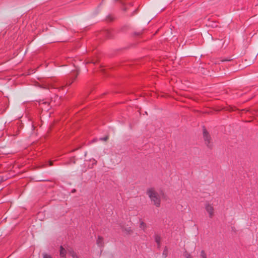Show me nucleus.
Returning <instances> with one entry per match:
<instances>
[{
  "label": "nucleus",
  "mask_w": 258,
  "mask_h": 258,
  "mask_svg": "<svg viewBox=\"0 0 258 258\" xmlns=\"http://www.w3.org/2000/svg\"><path fill=\"white\" fill-rule=\"evenodd\" d=\"M183 255L185 258H192L190 254L187 252L186 251L184 252Z\"/></svg>",
  "instance_id": "9b49d317"
},
{
  "label": "nucleus",
  "mask_w": 258,
  "mask_h": 258,
  "mask_svg": "<svg viewBox=\"0 0 258 258\" xmlns=\"http://www.w3.org/2000/svg\"><path fill=\"white\" fill-rule=\"evenodd\" d=\"M60 256L63 258H66V255L67 254L66 250L62 247V246H60Z\"/></svg>",
  "instance_id": "39448f33"
},
{
  "label": "nucleus",
  "mask_w": 258,
  "mask_h": 258,
  "mask_svg": "<svg viewBox=\"0 0 258 258\" xmlns=\"http://www.w3.org/2000/svg\"><path fill=\"white\" fill-rule=\"evenodd\" d=\"M163 255H164V254H165V250H164V251H163ZM166 255H165V257H166Z\"/></svg>",
  "instance_id": "dca6fc26"
},
{
  "label": "nucleus",
  "mask_w": 258,
  "mask_h": 258,
  "mask_svg": "<svg viewBox=\"0 0 258 258\" xmlns=\"http://www.w3.org/2000/svg\"><path fill=\"white\" fill-rule=\"evenodd\" d=\"M43 258H52V257L50 255H48L47 254H43Z\"/></svg>",
  "instance_id": "ddd939ff"
},
{
  "label": "nucleus",
  "mask_w": 258,
  "mask_h": 258,
  "mask_svg": "<svg viewBox=\"0 0 258 258\" xmlns=\"http://www.w3.org/2000/svg\"><path fill=\"white\" fill-rule=\"evenodd\" d=\"M92 141L95 142V141H96V140H93Z\"/></svg>",
  "instance_id": "a211bd4d"
},
{
  "label": "nucleus",
  "mask_w": 258,
  "mask_h": 258,
  "mask_svg": "<svg viewBox=\"0 0 258 258\" xmlns=\"http://www.w3.org/2000/svg\"><path fill=\"white\" fill-rule=\"evenodd\" d=\"M231 59H225V60H223V61H230Z\"/></svg>",
  "instance_id": "f3484780"
},
{
  "label": "nucleus",
  "mask_w": 258,
  "mask_h": 258,
  "mask_svg": "<svg viewBox=\"0 0 258 258\" xmlns=\"http://www.w3.org/2000/svg\"><path fill=\"white\" fill-rule=\"evenodd\" d=\"M147 194L151 202L156 207H160L161 205L160 195L153 188H150L147 190Z\"/></svg>",
  "instance_id": "f257e3e1"
},
{
  "label": "nucleus",
  "mask_w": 258,
  "mask_h": 258,
  "mask_svg": "<svg viewBox=\"0 0 258 258\" xmlns=\"http://www.w3.org/2000/svg\"><path fill=\"white\" fill-rule=\"evenodd\" d=\"M205 209L209 214V217L212 218L214 215V208L213 206L209 203H206L205 205Z\"/></svg>",
  "instance_id": "7ed1b4c3"
},
{
  "label": "nucleus",
  "mask_w": 258,
  "mask_h": 258,
  "mask_svg": "<svg viewBox=\"0 0 258 258\" xmlns=\"http://www.w3.org/2000/svg\"><path fill=\"white\" fill-rule=\"evenodd\" d=\"M75 79V78H74V79L72 81L69 82V83H67V85H71V84L73 83V81H74Z\"/></svg>",
  "instance_id": "4468645a"
},
{
  "label": "nucleus",
  "mask_w": 258,
  "mask_h": 258,
  "mask_svg": "<svg viewBox=\"0 0 258 258\" xmlns=\"http://www.w3.org/2000/svg\"><path fill=\"white\" fill-rule=\"evenodd\" d=\"M96 244L99 247H102L104 246V239L101 236H98L96 240Z\"/></svg>",
  "instance_id": "20e7f679"
},
{
  "label": "nucleus",
  "mask_w": 258,
  "mask_h": 258,
  "mask_svg": "<svg viewBox=\"0 0 258 258\" xmlns=\"http://www.w3.org/2000/svg\"><path fill=\"white\" fill-rule=\"evenodd\" d=\"M203 138L205 142V144L209 147H211V145L210 144L211 137L209 133L205 127L203 129Z\"/></svg>",
  "instance_id": "f03ea898"
},
{
  "label": "nucleus",
  "mask_w": 258,
  "mask_h": 258,
  "mask_svg": "<svg viewBox=\"0 0 258 258\" xmlns=\"http://www.w3.org/2000/svg\"><path fill=\"white\" fill-rule=\"evenodd\" d=\"M69 253L73 258H78L76 253L73 250H70Z\"/></svg>",
  "instance_id": "0eeeda50"
},
{
  "label": "nucleus",
  "mask_w": 258,
  "mask_h": 258,
  "mask_svg": "<svg viewBox=\"0 0 258 258\" xmlns=\"http://www.w3.org/2000/svg\"><path fill=\"white\" fill-rule=\"evenodd\" d=\"M108 137L107 136H106L105 137L100 138V140L101 141H106L108 140Z\"/></svg>",
  "instance_id": "f8f14e48"
},
{
  "label": "nucleus",
  "mask_w": 258,
  "mask_h": 258,
  "mask_svg": "<svg viewBox=\"0 0 258 258\" xmlns=\"http://www.w3.org/2000/svg\"><path fill=\"white\" fill-rule=\"evenodd\" d=\"M140 227L143 229L144 230L145 229L146 227V224L143 221H140Z\"/></svg>",
  "instance_id": "6e6552de"
},
{
  "label": "nucleus",
  "mask_w": 258,
  "mask_h": 258,
  "mask_svg": "<svg viewBox=\"0 0 258 258\" xmlns=\"http://www.w3.org/2000/svg\"><path fill=\"white\" fill-rule=\"evenodd\" d=\"M154 239H155L156 242L157 244L158 247H160V241H161V239L160 236L158 234H155L154 236Z\"/></svg>",
  "instance_id": "423d86ee"
},
{
  "label": "nucleus",
  "mask_w": 258,
  "mask_h": 258,
  "mask_svg": "<svg viewBox=\"0 0 258 258\" xmlns=\"http://www.w3.org/2000/svg\"><path fill=\"white\" fill-rule=\"evenodd\" d=\"M52 161H49V166H51L52 165Z\"/></svg>",
  "instance_id": "2eb2a0df"
},
{
  "label": "nucleus",
  "mask_w": 258,
  "mask_h": 258,
  "mask_svg": "<svg viewBox=\"0 0 258 258\" xmlns=\"http://www.w3.org/2000/svg\"><path fill=\"white\" fill-rule=\"evenodd\" d=\"M122 230L125 231L126 234H131L132 232V230L130 227L125 228Z\"/></svg>",
  "instance_id": "9d476101"
},
{
  "label": "nucleus",
  "mask_w": 258,
  "mask_h": 258,
  "mask_svg": "<svg viewBox=\"0 0 258 258\" xmlns=\"http://www.w3.org/2000/svg\"><path fill=\"white\" fill-rule=\"evenodd\" d=\"M201 258H207V254L204 250H202L200 254Z\"/></svg>",
  "instance_id": "1a4fd4ad"
}]
</instances>
